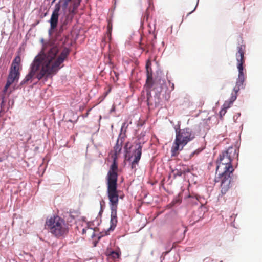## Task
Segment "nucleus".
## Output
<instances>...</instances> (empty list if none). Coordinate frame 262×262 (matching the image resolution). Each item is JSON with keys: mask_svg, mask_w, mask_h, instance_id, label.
Listing matches in <instances>:
<instances>
[{"mask_svg": "<svg viewBox=\"0 0 262 262\" xmlns=\"http://www.w3.org/2000/svg\"><path fill=\"white\" fill-rule=\"evenodd\" d=\"M130 158H130V157H129V158H128V160H130Z\"/></svg>", "mask_w": 262, "mask_h": 262, "instance_id": "c85d7f7f", "label": "nucleus"}, {"mask_svg": "<svg viewBox=\"0 0 262 262\" xmlns=\"http://www.w3.org/2000/svg\"><path fill=\"white\" fill-rule=\"evenodd\" d=\"M238 150L236 147H229L219 156L217 161L216 173H223L225 171L233 172L234 168L231 164L232 161L237 158Z\"/></svg>", "mask_w": 262, "mask_h": 262, "instance_id": "7ed1b4c3", "label": "nucleus"}, {"mask_svg": "<svg viewBox=\"0 0 262 262\" xmlns=\"http://www.w3.org/2000/svg\"><path fill=\"white\" fill-rule=\"evenodd\" d=\"M155 89L156 90L157 93L160 94V93L163 91L165 90V93L167 91V86L166 84V82L164 80L160 79L159 81V83L156 84Z\"/></svg>", "mask_w": 262, "mask_h": 262, "instance_id": "4468645a", "label": "nucleus"}, {"mask_svg": "<svg viewBox=\"0 0 262 262\" xmlns=\"http://www.w3.org/2000/svg\"><path fill=\"white\" fill-rule=\"evenodd\" d=\"M111 88L110 87V88H108V90L104 93V97H106L108 95V94L111 92Z\"/></svg>", "mask_w": 262, "mask_h": 262, "instance_id": "b1692460", "label": "nucleus"}, {"mask_svg": "<svg viewBox=\"0 0 262 262\" xmlns=\"http://www.w3.org/2000/svg\"><path fill=\"white\" fill-rule=\"evenodd\" d=\"M45 226L49 232L58 238L64 237L69 232V226L59 216H51L46 221Z\"/></svg>", "mask_w": 262, "mask_h": 262, "instance_id": "39448f33", "label": "nucleus"}, {"mask_svg": "<svg viewBox=\"0 0 262 262\" xmlns=\"http://www.w3.org/2000/svg\"><path fill=\"white\" fill-rule=\"evenodd\" d=\"M102 202H103L104 203V201H102V202H100V205H102Z\"/></svg>", "mask_w": 262, "mask_h": 262, "instance_id": "cd10ccee", "label": "nucleus"}, {"mask_svg": "<svg viewBox=\"0 0 262 262\" xmlns=\"http://www.w3.org/2000/svg\"><path fill=\"white\" fill-rule=\"evenodd\" d=\"M21 58L19 56H17L13 60L9 75L7 77L6 84L4 88V92H6L8 88L14 82H17L19 80L21 70Z\"/></svg>", "mask_w": 262, "mask_h": 262, "instance_id": "0eeeda50", "label": "nucleus"}, {"mask_svg": "<svg viewBox=\"0 0 262 262\" xmlns=\"http://www.w3.org/2000/svg\"><path fill=\"white\" fill-rule=\"evenodd\" d=\"M129 142L126 143L125 146H124V150L126 152V153H128L129 152L128 150L130 148V146L128 147Z\"/></svg>", "mask_w": 262, "mask_h": 262, "instance_id": "4be33fe9", "label": "nucleus"}, {"mask_svg": "<svg viewBox=\"0 0 262 262\" xmlns=\"http://www.w3.org/2000/svg\"><path fill=\"white\" fill-rule=\"evenodd\" d=\"M87 231H89L90 233L91 234L92 237H93L94 236V231L93 230L92 228L89 227V225L88 224L86 228H83L82 231V234H84L86 233Z\"/></svg>", "mask_w": 262, "mask_h": 262, "instance_id": "dca6fc26", "label": "nucleus"}, {"mask_svg": "<svg viewBox=\"0 0 262 262\" xmlns=\"http://www.w3.org/2000/svg\"><path fill=\"white\" fill-rule=\"evenodd\" d=\"M169 98H170V95H169V94L168 93V97H167V98H166V99L168 100V99H169Z\"/></svg>", "mask_w": 262, "mask_h": 262, "instance_id": "a878e982", "label": "nucleus"}, {"mask_svg": "<svg viewBox=\"0 0 262 262\" xmlns=\"http://www.w3.org/2000/svg\"><path fill=\"white\" fill-rule=\"evenodd\" d=\"M237 52L236 53V59L237 61V68L238 70V77L236 81V85L233 89V92L232 94L229 102L226 101L223 104V108L220 112L221 118L227 112V109L230 107V105L236 100L237 94L241 88H243V83L245 80V76L243 72V64L245 63L244 55L245 53V46L238 44L237 47Z\"/></svg>", "mask_w": 262, "mask_h": 262, "instance_id": "f03ea898", "label": "nucleus"}, {"mask_svg": "<svg viewBox=\"0 0 262 262\" xmlns=\"http://www.w3.org/2000/svg\"><path fill=\"white\" fill-rule=\"evenodd\" d=\"M202 151V149H198L195 150L194 151H193L192 153L190 155V157H192L195 155H198L201 151Z\"/></svg>", "mask_w": 262, "mask_h": 262, "instance_id": "412c9836", "label": "nucleus"}, {"mask_svg": "<svg viewBox=\"0 0 262 262\" xmlns=\"http://www.w3.org/2000/svg\"><path fill=\"white\" fill-rule=\"evenodd\" d=\"M232 172H226L223 173H218L219 176L215 179V182H220V188L221 193L225 194L229 190L230 187L231 176Z\"/></svg>", "mask_w": 262, "mask_h": 262, "instance_id": "1a4fd4ad", "label": "nucleus"}, {"mask_svg": "<svg viewBox=\"0 0 262 262\" xmlns=\"http://www.w3.org/2000/svg\"><path fill=\"white\" fill-rule=\"evenodd\" d=\"M168 83H169V85H170V86H171V90L169 91V92H170V91L174 90V83H171V82L170 81H168Z\"/></svg>", "mask_w": 262, "mask_h": 262, "instance_id": "5701e85b", "label": "nucleus"}, {"mask_svg": "<svg viewBox=\"0 0 262 262\" xmlns=\"http://www.w3.org/2000/svg\"><path fill=\"white\" fill-rule=\"evenodd\" d=\"M76 9H74V8L72 10H70L69 11L71 13L75 14V10Z\"/></svg>", "mask_w": 262, "mask_h": 262, "instance_id": "393cba45", "label": "nucleus"}, {"mask_svg": "<svg viewBox=\"0 0 262 262\" xmlns=\"http://www.w3.org/2000/svg\"><path fill=\"white\" fill-rule=\"evenodd\" d=\"M63 1V5H62V7L64 8V9H67V8L68 7V6L69 4V3L72 1V0H62Z\"/></svg>", "mask_w": 262, "mask_h": 262, "instance_id": "6ab92c4d", "label": "nucleus"}, {"mask_svg": "<svg viewBox=\"0 0 262 262\" xmlns=\"http://www.w3.org/2000/svg\"><path fill=\"white\" fill-rule=\"evenodd\" d=\"M122 141L120 142L119 140L118 139L115 145L113 148V151H112V154L111 157L112 159L115 158L116 157V159H118V156L120 153V151L122 149Z\"/></svg>", "mask_w": 262, "mask_h": 262, "instance_id": "ddd939ff", "label": "nucleus"}, {"mask_svg": "<svg viewBox=\"0 0 262 262\" xmlns=\"http://www.w3.org/2000/svg\"><path fill=\"white\" fill-rule=\"evenodd\" d=\"M81 0H78V2H74L73 4V8H74V9H77L79 5H80V3L81 2Z\"/></svg>", "mask_w": 262, "mask_h": 262, "instance_id": "aec40b11", "label": "nucleus"}, {"mask_svg": "<svg viewBox=\"0 0 262 262\" xmlns=\"http://www.w3.org/2000/svg\"><path fill=\"white\" fill-rule=\"evenodd\" d=\"M112 27H113L112 23L111 21L110 20L108 21V24H107V31L106 33L107 35L108 36V37L110 38V39L111 38V32L112 31Z\"/></svg>", "mask_w": 262, "mask_h": 262, "instance_id": "f3484780", "label": "nucleus"}, {"mask_svg": "<svg viewBox=\"0 0 262 262\" xmlns=\"http://www.w3.org/2000/svg\"><path fill=\"white\" fill-rule=\"evenodd\" d=\"M113 160L106 177L107 192V194H119L117 190V159L115 157Z\"/></svg>", "mask_w": 262, "mask_h": 262, "instance_id": "423d86ee", "label": "nucleus"}, {"mask_svg": "<svg viewBox=\"0 0 262 262\" xmlns=\"http://www.w3.org/2000/svg\"><path fill=\"white\" fill-rule=\"evenodd\" d=\"M2 161H3V159H2V158L0 157V162H1Z\"/></svg>", "mask_w": 262, "mask_h": 262, "instance_id": "bb28decb", "label": "nucleus"}, {"mask_svg": "<svg viewBox=\"0 0 262 262\" xmlns=\"http://www.w3.org/2000/svg\"><path fill=\"white\" fill-rule=\"evenodd\" d=\"M121 252L120 250L117 251H113L108 254L109 258L115 260L119 258L121 255Z\"/></svg>", "mask_w": 262, "mask_h": 262, "instance_id": "2eb2a0df", "label": "nucleus"}, {"mask_svg": "<svg viewBox=\"0 0 262 262\" xmlns=\"http://www.w3.org/2000/svg\"><path fill=\"white\" fill-rule=\"evenodd\" d=\"M146 71H147V79L146 81L145 86L148 89L147 90V101L148 105L149 104V99L151 97V92L150 91V89L151 88L153 85L152 81V74L149 72V69L147 66H146Z\"/></svg>", "mask_w": 262, "mask_h": 262, "instance_id": "9b49d317", "label": "nucleus"}, {"mask_svg": "<svg viewBox=\"0 0 262 262\" xmlns=\"http://www.w3.org/2000/svg\"><path fill=\"white\" fill-rule=\"evenodd\" d=\"M142 146L139 145L137 148L134 150L133 152L134 159L131 163L132 169H135L136 166L138 165L142 155Z\"/></svg>", "mask_w": 262, "mask_h": 262, "instance_id": "f8f14e48", "label": "nucleus"}, {"mask_svg": "<svg viewBox=\"0 0 262 262\" xmlns=\"http://www.w3.org/2000/svg\"><path fill=\"white\" fill-rule=\"evenodd\" d=\"M107 195L111 210V226L108 230V231H110L114 230L117 223V210L118 204L119 194H107Z\"/></svg>", "mask_w": 262, "mask_h": 262, "instance_id": "6e6552de", "label": "nucleus"}, {"mask_svg": "<svg viewBox=\"0 0 262 262\" xmlns=\"http://www.w3.org/2000/svg\"><path fill=\"white\" fill-rule=\"evenodd\" d=\"M173 174L174 177L177 176H181L183 174V172L181 170H179L178 169H176L175 170L173 171Z\"/></svg>", "mask_w": 262, "mask_h": 262, "instance_id": "a211bd4d", "label": "nucleus"}, {"mask_svg": "<svg viewBox=\"0 0 262 262\" xmlns=\"http://www.w3.org/2000/svg\"><path fill=\"white\" fill-rule=\"evenodd\" d=\"M60 9L59 5L56 4L55 8L52 12L50 20V26L51 29H54L57 26L59 17V12Z\"/></svg>", "mask_w": 262, "mask_h": 262, "instance_id": "9d476101", "label": "nucleus"}, {"mask_svg": "<svg viewBox=\"0 0 262 262\" xmlns=\"http://www.w3.org/2000/svg\"><path fill=\"white\" fill-rule=\"evenodd\" d=\"M58 49L52 47L47 54L43 53L37 55L34 59L30 68V71L25 78L20 83V85L27 83L33 78L40 80L44 78L47 80L56 74L60 65L69 54L67 50H63L56 58Z\"/></svg>", "mask_w": 262, "mask_h": 262, "instance_id": "f257e3e1", "label": "nucleus"}, {"mask_svg": "<svg viewBox=\"0 0 262 262\" xmlns=\"http://www.w3.org/2000/svg\"><path fill=\"white\" fill-rule=\"evenodd\" d=\"M176 133V139L171 150L173 157L177 156L179 151L183 150V147L195 138L194 133L188 127L177 129Z\"/></svg>", "mask_w": 262, "mask_h": 262, "instance_id": "20e7f679", "label": "nucleus"}]
</instances>
